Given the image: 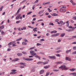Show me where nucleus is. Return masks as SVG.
I'll use <instances>...</instances> for the list:
<instances>
[{
  "label": "nucleus",
  "instance_id": "6",
  "mask_svg": "<svg viewBox=\"0 0 76 76\" xmlns=\"http://www.w3.org/2000/svg\"><path fill=\"white\" fill-rule=\"evenodd\" d=\"M18 60H19V58H16L15 59H13L12 60V62H15V61H17Z\"/></svg>",
  "mask_w": 76,
  "mask_h": 76
},
{
  "label": "nucleus",
  "instance_id": "2",
  "mask_svg": "<svg viewBox=\"0 0 76 76\" xmlns=\"http://www.w3.org/2000/svg\"><path fill=\"white\" fill-rule=\"evenodd\" d=\"M44 10H43L41 11H39L38 12V15H40V17L44 15V14H43V13H44Z\"/></svg>",
  "mask_w": 76,
  "mask_h": 76
},
{
  "label": "nucleus",
  "instance_id": "59",
  "mask_svg": "<svg viewBox=\"0 0 76 76\" xmlns=\"http://www.w3.org/2000/svg\"><path fill=\"white\" fill-rule=\"evenodd\" d=\"M50 35V34L48 33H47L46 34V36H48Z\"/></svg>",
  "mask_w": 76,
  "mask_h": 76
},
{
  "label": "nucleus",
  "instance_id": "4",
  "mask_svg": "<svg viewBox=\"0 0 76 76\" xmlns=\"http://www.w3.org/2000/svg\"><path fill=\"white\" fill-rule=\"evenodd\" d=\"M48 62L47 61L45 62H44L42 61H39L38 62L37 64H48Z\"/></svg>",
  "mask_w": 76,
  "mask_h": 76
},
{
  "label": "nucleus",
  "instance_id": "51",
  "mask_svg": "<svg viewBox=\"0 0 76 76\" xmlns=\"http://www.w3.org/2000/svg\"><path fill=\"white\" fill-rule=\"evenodd\" d=\"M72 4L73 6H75V5H76V4L75 3L73 2V3H72Z\"/></svg>",
  "mask_w": 76,
  "mask_h": 76
},
{
  "label": "nucleus",
  "instance_id": "53",
  "mask_svg": "<svg viewBox=\"0 0 76 76\" xmlns=\"http://www.w3.org/2000/svg\"><path fill=\"white\" fill-rule=\"evenodd\" d=\"M11 71L12 72H16V69H13Z\"/></svg>",
  "mask_w": 76,
  "mask_h": 76
},
{
  "label": "nucleus",
  "instance_id": "63",
  "mask_svg": "<svg viewBox=\"0 0 76 76\" xmlns=\"http://www.w3.org/2000/svg\"><path fill=\"white\" fill-rule=\"evenodd\" d=\"M53 74H54V72H52L50 74V75H53Z\"/></svg>",
  "mask_w": 76,
  "mask_h": 76
},
{
  "label": "nucleus",
  "instance_id": "23",
  "mask_svg": "<svg viewBox=\"0 0 76 76\" xmlns=\"http://www.w3.org/2000/svg\"><path fill=\"white\" fill-rule=\"evenodd\" d=\"M17 55L19 57H20V56H22V54L21 53H18Z\"/></svg>",
  "mask_w": 76,
  "mask_h": 76
},
{
  "label": "nucleus",
  "instance_id": "10",
  "mask_svg": "<svg viewBox=\"0 0 76 76\" xmlns=\"http://www.w3.org/2000/svg\"><path fill=\"white\" fill-rule=\"evenodd\" d=\"M66 60H68V61H71V59L68 57H66Z\"/></svg>",
  "mask_w": 76,
  "mask_h": 76
},
{
  "label": "nucleus",
  "instance_id": "55",
  "mask_svg": "<svg viewBox=\"0 0 76 76\" xmlns=\"http://www.w3.org/2000/svg\"><path fill=\"white\" fill-rule=\"evenodd\" d=\"M12 45L11 42H10V43H9L8 44V45Z\"/></svg>",
  "mask_w": 76,
  "mask_h": 76
},
{
  "label": "nucleus",
  "instance_id": "50",
  "mask_svg": "<svg viewBox=\"0 0 76 76\" xmlns=\"http://www.w3.org/2000/svg\"><path fill=\"white\" fill-rule=\"evenodd\" d=\"M62 3V1H59L58 2V4H60V3Z\"/></svg>",
  "mask_w": 76,
  "mask_h": 76
},
{
  "label": "nucleus",
  "instance_id": "58",
  "mask_svg": "<svg viewBox=\"0 0 76 76\" xmlns=\"http://www.w3.org/2000/svg\"><path fill=\"white\" fill-rule=\"evenodd\" d=\"M66 12V10H63V12Z\"/></svg>",
  "mask_w": 76,
  "mask_h": 76
},
{
  "label": "nucleus",
  "instance_id": "32",
  "mask_svg": "<svg viewBox=\"0 0 76 76\" xmlns=\"http://www.w3.org/2000/svg\"><path fill=\"white\" fill-rule=\"evenodd\" d=\"M53 71H54V72H58V71H59V70L54 69L53 70Z\"/></svg>",
  "mask_w": 76,
  "mask_h": 76
},
{
  "label": "nucleus",
  "instance_id": "7",
  "mask_svg": "<svg viewBox=\"0 0 76 76\" xmlns=\"http://www.w3.org/2000/svg\"><path fill=\"white\" fill-rule=\"evenodd\" d=\"M25 60H27V61H32V60H33V59L30 58H27L25 59Z\"/></svg>",
  "mask_w": 76,
  "mask_h": 76
},
{
  "label": "nucleus",
  "instance_id": "61",
  "mask_svg": "<svg viewBox=\"0 0 76 76\" xmlns=\"http://www.w3.org/2000/svg\"><path fill=\"white\" fill-rule=\"evenodd\" d=\"M18 31H20L21 30H20V28H18Z\"/></svg>",
  "mask_w": 76,
  "mask_h": 76
},
{
  "label": "nucleus",
  "instance_id": "14",
  "mask_svg": "<svg viewBox=\"0 0 76 76\" xmlns=\"http://www.w3.org/2000/svg\"><path fill=\"white\" fill-rule=\"evenodd\" d=\"M60 8L61 9H62V8H63L64 9H66V7L65 6H61L60 7Z\"/></svg>",
  "mask_w": 76,
  "mask_h": 76
},
{
  "label": "nucleus",
  "instance_id": "52",
  "mask_svg": "<svg viewBox=\"0 0 76 76\" xmlns=\"http://www.w3.org/2000/svg\"><path fill=\"white\" fill-rule=\"evenodd\" d=\"M46 4H47V2H44L43 3V5H46Z\"/></svg>",
  "mask_w": 76,
  "mask_h": 76
},
{
  "label": "nucleus",
  "instance_id": "62",
  "mask_svg": "<svg viewBox=\"0 0 76 76\" xmlns=\"http://www.w3.org/2000/svg\"><path fill=\"white\" fill-rule=\"evenodd\" d=\"M21 34H22V33L19 32V33H18V35H21Z\"/></svg>",
  "mask_w": 76,
  "mask_h": 76
},
{
  "label": "nucleus",
  "instance_id": "60",
  "mask_svg": "<svg viewBox=\"0 0 76 76\" xmlns=\"http://www.w3.org/2000/svg\"><path fill=\"white\" fill-rule=\"evenodd\" d=\"M73 50H76V47H75L73 48Z\"/></svg>",
  "mask_w": 76,
  "mask_h": 76
},
{
  "label": "nucleus",
  "instance_id": "5",
  "mask_svg": "<svg viewBox=\"0 0 76 76\" xmlns=\"http://www.w3.org/2000/svg\"><path fill=\"white\" fill-rule=\"evenodd\" d=\"M21 16V14H18L16 18V20H18V19H19V18L20 19H22V17H20Z\"/></svg>",
  "mask_w": 76,
  "mask_h": 76
},
{
  "label": "nucleus",
  "instance_id": "44",
  "mask_svg": "<svg viewBox=\"0 0 76 76\" xmlns=\"http://www.w3.org/2000/svg\"><path fill=\"white\" fill-rule=\"evenodd\" d=\"M28 27L29 28H32V29H33V28H34V27H31L30 26H28Z\"/></svg>",
  "mask_w": 76,
  "mask_h": 76
},
{
  "label": "nucleus",
  "instance_id": "47",
  "mask_svg": "<svg viewBox=\"0 0 76 76\" xmlns=\"http://www.w3.org/2000/svg\"><path fill=\"white\" fill-rule=\"evenodd\" d=\"M72 38H76V36H72Z\"/></svg>",
  "mask_w": 76,
  "mask_h": 76
},
{
  "label": "nucleus",
  "instance_id": "9",
  "mask_svg": "<svg viewBox=\"0 0 76 76\" xmlns=\"http://www.w3.org/2000/svg\"><path fill=\"white\" fill-rule=\"evenodd\" d=\"M44 70H41L39 72L40 75H42V74H43L44 73Z\"/></svg>",
  "mask_w": 76,
  "mask_h": 76
},
{
  "label": "nucleus",
  "instance_id": "31",
  "mask_svg": "<svg viewBox=\"0 0 76 76\" xmlns=\"http://www.w3.org/2000/svg\"><path fill=\"white\" fill-rule=\"evenodd\" d=\"M72 54H76V51L73 52L72 53Z\"/></svg>",
  "mask_w": 76,
  "mask_h": 76
},
{
  "label": "nucleus",
  "instance_id": "57",
  "mask_svg": "<svg viewBox=\"0 0 76 76\" xmlns=\"http://www.w3.org/2000/svg\"><path fill=\"white\" fill-rule=\"evenodd\" d=\"M72 44H76V42H75L72 43Z\"/></svg>",
  "mask_w": 76,
  "mask_h": 76
},
{
  "label": "nucleus",
  "instance_id": "26",
  "mask_svg": "<svg viewBox=\"0 0 76 76\" xmlns=\"http://www.w3.org/2000/svg\"><path fill=\"white\" fill-rule=\"evenodd\" d=\"M20 67L21 69H23V68H24V66L22 65H20Z\"/></svg>",
  "mask_w": 76,
  "mask_h": 76
},
{
  "label": "nucleus",
  "instance_id": "17",
  "mask_svg": "<svg viewBox=\"0 0 76 76\" xmlns=\"http://www.w3.org/2000/svg\"><path fill=\"white\" fill-rule=\"evenodd\" d=\"M17 72H12L10 73L11 75H14L15 74H16Z\"/></svg>",
  "mask_w": 76,
  "mask_h": 76
},
{
  "label": "nucleus",
  "instance_id": "13",
  "mask_svg": "<svg viewBox=\"0 0 76 76\" xmlns=\"http://www.w3.org/2000/svg\"><path fill=\"white\" fill-rule=\"evenodd\" d=\"M44 68L45 69H48V68H49V67H50V65H48V66H44Z\"/></svg>",
  "mask_w": 76,
  "mask_h": 76
},
{
  "label": "nucleus",
  "instance_id": "27",
  "mask_svg": "<svg viewBox=\"0 0 76 76\" xmlns=\"http://www.w3.org/2000/svg\"><path fill=\"white\" fill-rule=\"evenodd\" d=\"M23 41H25V42H28V40L26 39H24Z\"/></svg>",
  "mask_w": 76,
  "mask_h": 76
},
{
  "label": "nucleus",
  "instance_id": "22",
  "mask_svg": "<svg viewBox=\"0 0 76 76\" xmlns=\"http://www.w3.org/2000/svg\"><path fill=\"white\" fill-rule=\"evenodd\" d=\"M20 65H25V63L20 62Z\"/></svg>",
  "mask_w": 76,
  "mask_h": 76
},
{
  "label": "nucleus",
  "instance_id": "20",
  "mask_svg": "<svg viewBox=\"0 0 76 76\" xmlns=\"http://www.w3.org/2000/svg\"><path fill=\"white\" fill-rule=\"evenodd\" d=\"M71 51H72V50H71V49L69 50H67L66 52V53H67H67H69V52H71Z\"/></svg>",
  "mask_w": 76,
  "mask_h": 76
},
{
  "label": "nucleus",
  "instance_id": "18",
  "mask_svg": "<svg viewBox=\"0 0 76 76\" xmlns=\"http://www.w3.org/2000/svg\"><path fill=\"white\" fill-rule=\"evenodd\" d=\"M1 34L2 35H5V33L3 31H2L1 32Z\"/></svg>",
  "mask_w": 76,
  "mask_h": 76
},
{
  "label": "nucleus",
  "instance_id": "48",
  "mask_svg": "<svg viewBox=\"0 0 76 76\" xmlns=\"http://www.w3.org/2000/svg\"><path fill=\"white\" fill-rule=\"evenodd\" d=\"M31 13H32L31 12H28L27 13V15H30V14H31Z\"/></svg>",
  "mask_w": 76,
  "mask_h": 76
},
{
  "label": "nucleus",
  "instance_id": "29",
  "mask_svg": "<svg viewBox=\"0 0 76 76\" xmlns=\"http://www.w3.org/2000/svg\"><path fill=\"white\" fill-rule=\"evenodd\" d=\"M3 6H2L0 8V11H2V10L3 9Z\"/></svg>",
  "mask_w": 76,
  "mask_h": 76
},
{
  "label": "nucleus",
  "instance_id": "34",
  "mask_svg": "<svg viewBox=\"0 0 76 76\" xmlns=\"http://www.w3.org/2000/svg\"><path fill=\"white\" fill-rule=\"evenodd\" d=\"M22 39V38H21L18 39H17L16 40V41H20V40H21V39Z\"/></svg>",
  "mask_w": 76,
  "mask_h": 76
},
{
  "label": "nucleus",
  "instance_id": "24",
  "mask_svg": "<svg viewBox=\"0 0 76 76\" xmlns=\"http://www.w3.org/2000/svg\"><path fill=\"white\" fill-rule=\"evenodd\" d=\"M21 21L20 20H18L16 22V23H20Z\"/></svg>",
  "mask_w": 76,
  "mask_h": 76
},
{
  "label": "nucleus",
  "instance_id": "12",
  "mask_svg": "<svg viewBox=\"0 0 76 76\" xmlns=\"http://www.w3.org/2000/svg\"><path fill=\"white\" fill-rule=\"evenodd\" d=\"M62 63H63L61 61H58L56 62V64H62Z\"/></svg>",
  "mask_w": 76,
  "mask_h": 76
},
{
  "label": "nucleus",
  "instance_id": "40",
  "mask_svg": "<svg viewBox=\"0 0 76 76\" xmlns=\"http://www.w3.org/2000/svg\"><path fill=\"white\" fill-rule=\"evenodd\" d=\"M35 48V47H33V48H30V50H34V48Z\"/></svg>",
  "mask_w": 76,
  "mask_h": 76
},
{
  "label": "nucleus",
  "instance_id": "46",
  "mask_svg": "<svg viewBox=\"0 0 76 76\" xmlns=\"http://www.w3.org/2000/svg\"><path fill=\"white\" fill-rule=\"evenodd\" d=\"M63 10H62L61 9H60L59 10V11H60V12H63Z\"/></svg>",
  "mask_w": 76,
  "mask_h": 76
},
{
  "label": "nucleus",
  "instance_id": "41",
  "mask_svg": "<svg viewBox=\"0 0 76 76\" xmlns=\"http://www.w3.org/2000/svg\"><path fill=\"white\" fill-rule=\"evenodd\" d=\"M61 50H58V51H57L56 52V53H60V52H61Z\"/></svg>",
  "mask_w": 76,
  "mask_h": 76
},
{
  "label": "nucleus",
  "instance_id": "3",
  "mask_svg": "<svg viewBox=\"0 0 76 76\" xmlns=\"http://www.w3.org/2000/svg\"><path fill=\"white\" fill-rule=\"evenodd\" d=\"M59 69H61L62 70H67V68L66 67L65 65H63L59 67Z\"/></svg>",
  "mask_w": 76,
  "mask_h": 76
},
{
  "label": "nucleus",
  "instance_id": "8",
  "mask_svg": "<svg viewBox=\"0 0 76 76\" xmlns=\"http://www.w3.org/2000/svg\"><path fill=\"white\" fill-rule=\"evenodd\" d=\"M49 57H50V59H56V56H48Z\"/></svg>",
  "mask_w": 76,
  "mask_h": 76
},
{
  "label": "nucleus",
  "instance_id": "43",
  "mask_svg": "<svg viewBox=\"0 0 76 76\" xmlns=\"http://www.w3.org/2000/svg\"><path fill=\"white\" fill-rule=\"evenodd\" d=\"M75 27H72V29H71V30H72V31H73V30H75Z\"/></svg>",
  "mask_w": 76,
  "mask_h": 76
},
{
  "label": "nucleus",
  "instance_id": "42",
  "mask_svg": "<svg viewBox=\"0 0 76 76\" xmlns=\"http://www.w3.org/2000/svg\"><path fill=\"white\" fill-rule=\"evenodd\" d=\"M27 43L26 42H23V45H26Z\"/></svg>",
  "mask_w": 76,
  "mask_h": 76
},
{
  "label": "nucleus",
  "instance_id": "37",
  "mask_svg": "<svg viewBox=\"0 0 76 76\" xmlns=\"http://www.w3.org/2000/svg\"><path fill=\"white\" fill-rule=\"evenodd\" d=\"M33 30L34 32H37V29H35V28H34Z\"/></svg>",
  "mask_w": 76,
  "mask_h": 76
},
{
  "label": "nucleus",
  "instance_id": "25",
  "mask_svg": "<svg viewBox=\"0 0 76 76\" xmlns=\"http://www.w3.org/2000/svg\"><path fill=\"white\" fill-rule=\"evenodd\" d=\"M20 10H21L20 8H19V9L18 10V11H17V13H16L17 15H18V13H19V11H20Z\"/></svg>",
  "mask_w": 76,
  "mask_h": 76
},
{
  "label": "nucleus",
  "instance_id": "21",
  "mask_svg": "<svg viewBox=\"0 0 76 76\" xmlns=\"http://www.w3.org/2000/svg\"><path fill=\"white\" fill-rule=\"evenodd\" d=\"M57 32V31H52L51 32V34H53L54 33V34L55 33H56Z\"/></svg>",
  "mask_w": 76,
  "mask_h": 76
},
{
  "label": "nucleus",
  "instance_id": "19",
  "mask_svg": "<svg viewBox=\"0 0 76 76\" xmlns=\"http://www.w3.org/2000/svg\"><path fill=\"white\" fill-rule=\"evenodd\" d=\"M65 33H62L60 35L61 37H63L65 35Z\"/></svg>",
  "mask_w": 76,
  "mask_h": 76
},
{
  "label": "nucleus",
  "instance_id": "56",
  "mask_svg": "<svg viewBox=\"0 0 76 76\" xmlns=\"http://www.w3.org/2000/svg\"><path fill=\"white\" fill-rule=\"evenodd\" d=\"M59 49H60V47H59L58 48H56V50H59Z\"/></svg>",
  "mask_w": 76,
  "mask_h": 76
},
{
  "label": "nucleus",
  "instance_id": "16",
  "mask_svg": "<svg viewBox=\"0 0 76 76\" xmlns=\"http://www.w3.org/2000/svg\"><path fill=\"white\" fill-rule=\"evenodd\" d=\"M69 75H72L74 76H76V73L75 72L70 73Z\"/></svg>",
  "mask_w": 76,
  "mask_h": 76
},
{
  "label": "nucleus",
  "instance_id": "49",
  "mask_svg": "<svg viewBox=\"0 0 76 76\" xmlns=\"http://www.w3.org/2000/svg\"><path fill=\"white\" fill-rule=\"evenodd\" d=\"M59 21V20L58 19H56L55 20V22H58Z\"/></svg>",
  "mask_w": 76,
  "mask_h": 76
},
{
  "label": "nucleus",
  "instance_id": "35",
  "mask_svg": "<svg viewBox=\"0 0 76 76\" xmlns=\"http://www.w3.org/2000/svg\"><path fill=\"white\" fill-rule=\"evenodd\" d=\"M50 72H47L46 75H45V76H48V75H49V74H50Z\"/></svg>",
  "mask_w": 76,
  "mask_h": 76
},
{
  "label": "nucleus",
  "instance_id": "15",
  "mask_svg": "<svg viewBox=\"0 0 76 76\" xmlns=\"http://www.w3.org/2000/svg\"><path fill=\"white\" fill-rule=\"evenodd\" d=\"M4 28V26H0V30H1L3 29Z\"/></svg>",
  "mask_w": 76,
  "mask_h": 76
},
{
  "label": "nucleus",
  "instance_id": "28",
  "mask_svg": "<svg viewBox=\"0 0 76 76\" xmlns=\"http://www.w3.org/2000/svg\"><path fill=\"white\" fill-rule=\"evenodd\" d=\"M48 10L49 11V12H52V10H50V9L48 8Z\"/></svg>",
  "mask_w": 76,
  "mask_h": 76
},
{
  "label": "nucleus",
  "instance_id": "39",
  "mask_svg": "<svg viewBox=\"0 0 76 76\" xmlns=\"http://www.w3.org/2000/svg\"><path fill=\"white\" fill-rule=\"evenodd\" d=\"M16 46V43H15L14 44L12 45V47H15Z\"/></svg>",
  "mask_w": 76,
  "mask_h": 76
},
{
  "label": "nucleus",
  "instance_id": "11",
  "mask_svg": "<svg viewBox=\"0 0 76 76\" xmlns=\"http://www.w3.org/2000/svg\"><path fill=\"white\" fill-rule=\"evenodd\" d=\"M52 16H58V15L57 14H56L55 13H53L51 15Z\"/></svg>",
  "mask_w": 76,
  "mask_h": 76
},
{
  "label": "nucleus",
  "instance_id": "64",
  "mask_svg": "<svg viewBox=\"0 0 76 76\" xmlns=\"http://www.w3.org/2000/svg\"><path fill=\"white\" fill-rule=\"evenodd\" d=\"M51 37H55V34H53L52 35H51Z\"/></svg>",
  "mask_w": 76,
  "mask_h": 76
},
{
  "label": "nucleus",
  "instance_id": "36",
  "mask_svg": "<svg viewBox=\"0 0 76 76\" xmlns=\"http://www.w3.org/2000/svg\"><path fill=\"white\" fill-rule=\"evenodd\" d=\"M37 46H39V45H41V44L37 43Z\"/></svg>",
  "mask_w": 76,
  "mask_h": 76
},
{
  "label": "nucleus",
  "instance_id": "1",
  "mask_svg": "<svg viewBox=\"0 0 76 76\" xmlns=\"http://www.w3.org/2000/svg\"><path fill=\"white\" fill-rule=\"evenodd\" d=\"M30 53L32 56H35L34 57H36V58H39V59H40L41 57L37 55V54H36V53H35V52H34V51L31 50L30 51Z\"/></svg>",
  "mask_w": 76,
  "mask_h": 76
},
{
  "label": "nucleus",
  "instance_id": "38",
  "mask_svg": "<svg viewBox=\"0 0 76 76\" xmlns=\"http://www.w3.org/2000/svg\"><path fill=\"white\" fill-rule=\"evenodd\" d=\"M49 25H53V26H54V24H53V23H50Z\"/></svg>",
  "mask_w": 76,
  "mask_h": 76
},
{
  "label": "nucleus",
  "instance_id": "54",
  "mask_svg": "<svg viewBox=\"0 0 76 76\" xmlns=\"http://www.w3.org/2000/svg\"><path fill=\"white\" fill-rule=\"evenodd\" d=\"M22 53H23V54H26V52H23Z\"/></svg>",
  "mask_w": 76,
  "mask_h": 76
},
{
  "label": "nucleus",
  "instance_id": "30",
  "mask_svg": "<svg viewBox=\"0 0 76 76\" xmlns=\"http://www.w3.org/2000/svg\"><path fill=\"white\" fill-rule=\"evenodd\" d=\"M70 71L73 72L74 71H75V69H70Z\"/></svg>",
  "mask_w": 76,
  "mask_h": 76
},
{
  "label": "nucleus",
  "instance_id": "33",
  "mask_svg": "<svg viewBox=\"0 0 76 76\" xmlns=\"http://www.w3.org/2000/svg\"><path fill=\"white\" fill-rule=\"evenodd\" d=\"M59 33H57L56 34H55V37H57V36H58V35H59Z\"/></svg>",
  "mask_w": 76,
  "mask_h": 76
},
{
  "label": "nucleus",
  "instance_id": "45",
  "mask_svg": "<svg viewBox=\"0 0 76 76\" xmlns=\"http://www.w3.org/2000/svg\"><path fill=\"white\" fill-rule=\"evenodd\" d=\"M38 2V0H36L34 2V3H37Z\"/></svg>",
  "mask_w": 76,
  "mask_h": 76
}]
</instances>
